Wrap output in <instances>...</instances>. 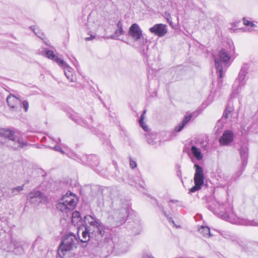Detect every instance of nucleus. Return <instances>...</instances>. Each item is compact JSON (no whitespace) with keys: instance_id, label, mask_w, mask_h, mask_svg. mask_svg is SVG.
<instances>
[{"instance_id":"4be33fe9","label":"nucleus","mask_w":258,"mask_h":258,"mask_svg":"<svg viewBox=\"0 0 258 258\" xmlns=\"http://www.w3.org/2000/svg\"><path fill=\"white\" fill-rule=\"evenodd\" d=\"M238 220V221L235 222L236 224L245 226H258V222L254 220H249L245 219H240Z\"/></svg>"},{"instance_id":"473e14b6","label":"nucleus","mask_w":258,"mask_h":258,"mask_svg":"<svg viewBox=\"0 0 258 258\" xmlns=\"http://www.w3.org/2000/svg\"><path fill=\"white\" fill-rule=\"evenodd\" d=\"M74 119V121L76 123H78L79 124H80L81 125H87L86 122L82 118H77V119Z\"/></svg>"},{"instance_id":"dca6fc26","label":"nucleus","mask_w":258,"mask_h":258,"mask_svg":"<svg viewBox=\"0 0 258 258\" xmlns=\"http://www.w3.org/2000/svg\"><path fill=\"white\" fill-rule=\"evenodd\" d=\"M248 148L246 144L242 145L240 149L239 153L242 161V166H245L247 164V159L248 158Z\"/></svg>"},{"instance_id":"f8f14e48","label":"nucleus","mask_w":258,"mask_h":258,"mask_svg":"<svg viewBox=\"0 0 258 258\" xmlns=\"http://www.w3.org/2000/svg\"><path fill=\"white\" fill-rule=\"evenodd\" d=\"M150 32L154 35L162 37L167 33V26L163 24H157L149 29Z\"/></svg>"},{"instance_id":"bb28decb","label":"nucleus","mask_w":258,"mask_h":258,"mask_svg":"<svg viewBox=\"0 0 258 258\" xmlns=\"http://www.w3.org/2000/svg\"><path fill=\"white\" fill-rule=\"evenodd\" d=\"M24 184L21 186H18L15 187L11 188V196H15L18 195L21 191L24 189Z\"/></svg>"},{"instance_id":"2f4dec72","label":"nucleus","mask_w":258,"mask_h":258,"mask_svg":"<svg viewBox=\"0 0 258 258\" xmlns=\"http://www.w3.org/2000/svg\"><path fill=\"white\" fill-rule=\"evenodd\" d=\"M162 211L163 212L164 215L166 217V218L167 219L168 221L169 222H172L173 224H174V221L172 220V217H170L169 215L166 212V211L164 210V209H163V207L162 208Z\"/></svg>"},{"instance_id":"39448f33","label":"nucleus","mask_w":258,"mask_h":258,"mask_svg":"<svg viewBox=\"0 0 258 258\" xmlns=\"http://www.w3.org/2000/svg\"><path fill=\"white\" fill-rule=\"evenodd\" d=\"M77 205V199L71 192H67L59 200L56 208L62 212L67 213L74 210Z\"/></svg>"},{"instance_id":"c85d7f7f","label":"nucleus","mask_w":258,"mask_h":258,"mask_svg":"<svg viewBox=\"0 0 258 258\" xmlns=\"http://www.w3.org/2000/svg\"><path fill=\"white\" fill-rule=\"evenodd\" d=\"M232 111V107L229 106H227L224 112L223 117L225 119L228 118L231 116V113Z\"/></svg>"},{"instance_id":"9b49d317","label":"nucleus","mask_w":258,"mask_h":258,"mask_svg":"<svg viewBox=\"0 0 258 258\" xmlns=\"http://www.w3.org/2000/svg\"><path fill=\"white\" fill-rule=\"evenodd\" d=\"M88 230L89 229H87V228L85 227V230L83 231L82 233V239H80V241L82 243V247H85L87 246V242L90 238H95L96 240L100 243L107 241V240L104 238H98L97 234L92 231H89Z\"/></svg>"},{"instance_id":"c756f323","label":"nucleus","mask_w":258,"mask_h":258,"mask_svg":"<svg viewBox=\"0 0 258 258\" xmlns=\"http://www.w3.org/2000/svg\"><path fill=\"white\" fill-rule=\"evenodd\" d=\"M243 24L245 26H249L251 28H253L256 27V25L251 21H249L247 20L245 18H243Z\"/></svg>"},{"instance_id":"c9c22d12","label":"nucleus","mask_w":258,"mask_h":258,"mask_svg":"<svg viewBox=\"0 0 258 258\" xmlns=\"http://www.w3.org/2000/svg\"><path fill=\"white\" fill-rule=\"evenodd\" d=\"M53 149L54 150L56 151L60 152L62 154H64V152L62 150L61 147H59V146H57V145L55 146L53 148Z\"/></svg>"},{"instance_id":"2eb2a0df","label":"nucleus","mask_w":258,"mask_h":258,"mask_svg":"<svg viewBox=\"0 0 258 258\" xmlns=\"http://www.w3.org/2000/svg\"><path fill=\"white\" fill-rule=\"evenodd\" d=\"M8 106L14 110H17L21 105V101L13 95H9L7 98Z\"/></svg>"},{"instance_id":"f257e3e1","label":"nucleus","mask_w":258,"mask_h":258,"mask_svg":"<svg viewBox=\"0 0 258 258\" xmlns=\"http://www.w3.org/2000/svg\"><path fill=\"white\" fill-rule=\"evenodd\" d=\"M86 224V227L89 231H92L97 234L98 238H107L109 234V229L105 228L98 219L91 215H87L84 217Z\"/></svg>"},{"instance_id":"58836bf2","label":"nucleus","mask_w":258,"mask_h":258,"mask_svg":"<svg viewBox=\"0 0 258 258\" xmlns=\"http://www.w3.org/2000/svg\"><path fill=\"white\" fill-rule=\"evenodd\" d=\"M94 38H95V36H93V35H91V36H90V37L86 38H85V40H86V41H89V40H92V39H94Z\"/></svg>"},{"instance_id":"412c9836","label":"nucleus","mask_w":258,"mask_h":258,"mask_svg":"<svg viewBox=\"0 0 258 258\" xmlns=\"http://www.w3.org/2000/svg\"><path fill=\"white\" fill-rule=\"evenodd\" d=\"M72 222L75 226L78 225L80 223H82V218L79 212L76 211L72 213Z\"/></svg>"},{"instance_id":"7ed1b4c3","label":"nucleus","mask_w":258,"mask_h":258,"mask_svg":"<svg viewBox=\"0 0 258 258\" xmlns=\"http://www.w3.org/2000/svg\"><path fill=\"white\" fill-rule=\"evenodd\" d=\"M1 137L7 140L8 146L14 150L23 148L28 145V143L22 138L17 136L14 132L9 129L2 128L0 131Z\"/></svg>"},{"instance_id":"393cba45","label":"nucleus","mask_w":258,"mask_h":258,"mask_svg":"<svg viewBox=\"0 0 258 258\" xmlns=\"http://www.w3.org/2000/svg\"><path fill=\"white\" fill-rule=\"evenodd\" d=\"M248 69V66L247 64H244L243 66L241 67L238 76V79L239 80V81H242L244 79Z\"/></svg>"},{"instance_id":"6e6552de","label":"nucleus","mask_w":258,"mask_h":258,"mask_svg":"<svg viewBox=\"0 0 258 258\" xmlns=\"http://www.w3.org/2000/svg\"><path fill=\"white\" fill-rule=\"evenodd\" d=\"M194 167L196 170L194 178L195 185L189 189L190 192L200 190L204 184V175L202 167L197 164L194 165Z\"/></svg>"},{"instance_id":"aec40b11","label":"nucleus","mask_w":258,"mask_h":258,"mask_svg":"<svg viewBox=\"0 0 258 258\" xmlns=\"http://www.w3.org/2000/svg\"><path fill=\"white\" fill-rule=\"evenodd\" d=\"M86 25L88 29L91 31H95L97 29L99 24L98 23H95L92 14H90L88 16Z\"/></svg>"},{"instance_id":"1a4fd4ad","label":"nucleus","mask_w":258,"mask_h":258,"mask_svg":"<svg viewBox=\"0 0 258 258\" xmlns=\"http://www.w3.org/2000/svg\"><path fill=\"white\" fill-rule=\"evenodd\" d=\"M224 203H220L219 201L215 200L213 203H209L207 205L208 209L214 213L215 215L220 217L221 219L226 221L229 220V216L227 213L222 211L224 209Z\"/></svg>"},{"instance_id":"f03ea898","label":"nucleus","mask_w":258,"mask_h":258,"mask_svg":"<svg viewBox=\"0 0 258 258\" xmlns=\"http://www.w3.org/2000/svg\"><path fill=\"white\" fill-rule=\"evenodd\" d=\"M79 240L75 235L70 233L64 235L62 238L58 249L57 253L60 257H63L67 252L77 248Z\"/></svg>"},{"instance_id":"b1692460","label":"nucleus","mask_w":258,"mask_h":258,"mask_svg":"<svg viewBox=\"0 0 258 258\" xmlns=\"http://www.w3.org/2000/svg\"><path fill=\"white\" fill-rule=\"evenodd\" d=\"M117 29L115 31L113 35L110 36V38L111 39H115L116 37L122 35L124 31L122 29V24L120 21L118 22L117 24Z\"/></svg>"},{"instance_id":"f704fd0d","label":"nucleus","mask_w":258,"mask_h":258,"mask_svg":"<svg viewBox=\"0 0 258 258\" xmlns=\"http://www.w3.org/2000/svg\"><path fill=\"white\" fill-rule=\"evenodd\" d=\"M23 107L25 110V111L26 112L28 110V107H29V103L27 101H23L22 103Z\"/></svg>"},{"instance_id":"a878e982","label":"nucleus","mask_w":258,"mask_h":258,"mask_svg":"<svg viewBox=\"0 0 258 258\" xmlns=\"http://www.w3.org/2000/svg\"><path fill=\"white\" fill-rule=\"evenodd\" d=\"M199 232L204 236H211L210 230L208 227L201 226L199 229Z\"/></svg>"},{"instance_id":"423d86ee","label":"nucleus","mask_w":258,"mask_h":258,"mask_svg":"<svg viewBox=\"0 0 258 258\" xmlns=\"http://www.w3.org/2000/svg\"><path fill=\"white\" fill-rule=\"evenodd\" d=\"M128 208L126 206L114 209L109 217V222L113 227H118L126 221L128 215Z\"/></svg>"},{"instance_id":"ddd939ff","label":"nucleus","mask_w":258,"mask_h":258,"mask_svg":"<svg viewBox=\"0 0 258 258\" xmlns=\"http://www.w3.org/2000/svg\"><path fill=\"white\" fill-rule=\"evenodd\" d=\"M234 139V135L232 131L226 130L219 139L221 146H228L231 144Z\"/></svg>"},{"instance_id":"0eeeda50","label":"nucleus","mask_w":258,"mask_h":258,"mask_svg":"<svg viewBox=\"0 0 258 258\" xmlns=\"http://www.w3.org/2000/svg\"><path fill=\"white\" fill-rule=\"evenodd\" d=\"M231 56L228 51L225 49H221L219 53V58H215V64L217 69V73L218 75V82L219 84L222 82L223 67L222 63H224L225 67L230 59Z\"/></svg>"},{"instance_id":"72a5a7b5","label":"nucleus","mask_w":258,"mask_h":258,"mask_svg":"<svg viewBox=\"0 0 258 258\" xmlns=\"http://www.w3.org/2000/svg\"><path fill=\"white\" fill-rule=\"evenodd\" d=\"M130 167L134 169L137 167V163L135 161L132 160L131 158H130Z\"/></svg>"},{"instance_id":"e433bc0d","label":"nucleus","mask_w":258,"mask_h":258,"mask_svg":"<svg viewBox=\"0 0 258 258\" xmlns=\"http://www.w3.org/2000/svg\"><path fill=\"white\" fill-rule=\"evenodd\" d=\"M166 20L167 22L170 25H172V21H171V17L169 14H168L167 17H166Z\"/></svg>"},{"instance_id":"4c0bfd02","label":"nucleus","mask_w":258,"mask_h":258,"mask_svg":"<svg viewBox=\"0 0 258 258\" xmlns=\"http://www.w3.org/2000/svg\"><path fill=\"white\" fill-rule=\"evenodd\" d=\"M149 137H150V136H149L147 138V141L148 143L149 144H154V141L152 139H150Z\"/></svg>"},{"instance_id":"4468645a","label":"nucleus","mask_w":258,"mask_h":258,"mask_svg":"<svg viewBox=\"0 0 258 258\" xmlns=\"http://www.w3.org/2000/svg\"><path fill=\"white\" fill-rule=\"evenodd\" d=\"M44 198L43 194L37 190L32 191L27 196V200L32 204L41 203Z\"/></svg>"},{"instance_id":"6ab92c4d","label":"nucleus","mask_w":258,"mask_h":258,"mask_svg":"<svg viewBox=\"0 0 258 258\" xmlns=\"http://www.w3.org/2000/svg\"><path fill=\"white\" fill-rule=\"evenodd\" d=\"M192 117V114L185 116L182 122L175 127L174 131L175 132H179L181 131L187 122L189 121Z\"/></svg>"},{"instance_id":"f3484780","label":"nucleus","mask_w":258,"mask_h":258,"mask_svg":"<svg viewBox=\"0 0 258 258\" xmlns=\"http://www.w3.org/2000/svg\"><path fill=\"white\" fill-rule=\"evenodd\" d=\"M45 56L49 59L53 60L59 65H65V61L55 55L52 50L46 49L45 50Z\"/></svg>"},{"instance_id":"7c9ffc66","label":"nucleus","mask_w":258,"mask_h":258,"mask_svg":"<svg viewBox=\"0 0 258 258\" xmlns=\"http://www.w3.org/2000/svg\"><path fill=\"white\" fill-rule=\"evenodd\" d=\"M235 242L241 247L242 249H244L246 247L245 242L241 239L238 238L235 240Z\"/></svg>"},{"instance_id":"5701e85b","label":"nucleus","mask_w":258,"mask_h":258,"mask_svg":"<svg viewBox=\"0 0 258 258\" xmlns=\"http://www.w3.org/2000/svg\"><path fill=\"white\" fill-rule=\"evenodd\" d=\"M192 155L198 160H201L203 159V156L200 148L195 146H192L190 149Z\"/></svg>"},{"instance_id":"a19ab883","label":"nucleus","mask_w":258,"mask_h":258,"mask_svg":"<svg viewBox=\"0 0 258 258\" xmlns=\"http://www.w3.org/2000/svg\"><path fill=\"white\" fill-rule=\"evenodd\" d=\"M170 202H172V203H176L177 202V200H171Z\"/></svg>"},{"instance_id":"cd10ccee","label":"nucleus","mask_w":258,"mask_h":258,"mask_svg":"<svg viewBox=\"0 0 258 258\" xmlns=\"http://www.w3.org/2000/svg\"><path fill=\"white\" fill-rule=\"evenodd\" d=\"M146 110H144L141 116V117L139 119V124H140V126L144 129V130L147 131L148 130V126L145 125L144 122V117H145L144 115L146 114Z\"/></svg>"},{"instance_id":"79ce46f5","label":"nucleus","mask_w":258,"mask_h":258,"mask_svg":"<svg viewBox=\"0 0 258 258\" xmlns=\"http://www.w3.org/2000/svg\"><path fill=\"white\" fill-rule=\"evenodd\" d=\"M248 31H251V30L248 29Z\"/></svg>"},{"instance_id":"9d476101","label":"nucleus","mask_w":258,"mask_h":258,"mask_svg":"<svg viewBox=\"0 0 258 258\" xmlns=\"http://www.w3.org/2000/svg\"><path fill=\"white\" fill-rule=\"evenodd\" d=\"M112 240L113 243V250L116 253L121 254L128 251L129 245L123 239L114 237L112 238Z\"/></svg>"},{"instance_id":"ea45409f","label":"nucleus","mask_w":258,"mask_h":258,"mask_svg":"<svg viewBox=\"0 0 258 258\" xmlns=\"http://www.w3.org/2000/svg\"><path fill=\"white\" fill-rule=\"evenodd\" d=\"M61 142V140L60 138H58L56 141H55V142L57 143H60Z\"/></svg>"},{"instance_id":"20e7f679","label":"nucleus","mask_w":258,"mask_h":258,"mask_svg":"<svg viewBox=\"0 0 258 258\" xmlns=\"http://www.w3.org/2000/svg\"><path fill=\"white\" fill-rule=\"evenodd\" d=\"M127 35L134 40L133 46L135 47L144 50V46L146 45L147 39L143 36L142 30L138 24L134 23L131 25Z\"/></svg>"},{"instance_id":"a211bd4d","label":"nucleus","mask_w":258,"mask_h":258,"mask_svg":"<svg viewBox=\"0 0 258 258\" xmlns=\"http://www.w3.org/2000/svg\"><path fill=\"white\" fill-rule=\"evenodd\" d=\"M59 66L63 68L64 75L67 79L72 82H75V77L72 73L73 69L66 63L65 65Z\"/></svg>"}]
</instances>
